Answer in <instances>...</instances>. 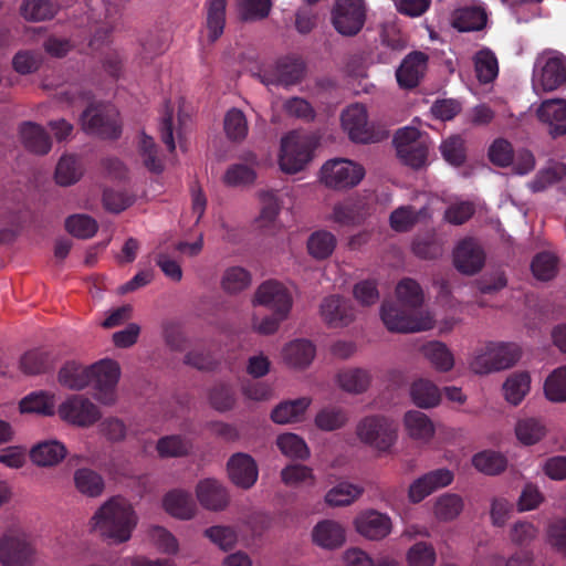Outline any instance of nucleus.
Instances as JSON below:
<instances>
[{
    "instance_id": "de8ad7c7",
    "label": "nucleus",
    "mask_w": 566,
    "mask_h": 566,
    "mask_svg": "<svg viewBox=\"0 0 566 566\" xmlns=\"http://www.w3.org/2000/svg\"><path fill=\"white\" fill-rule=\"evenodd\" d=\"M531 378L527 373H517L510 376L503 385L505 399L516 406L530 390Z\"/></svg>"
},
{
    "instance_id": "f257e3e1",
    "label": "nucleus",
    "mask_w": 566,
    "mask_h": 566,
    "mask_svg": "<svg viewBox=\"0 0 566 566\" xmlns=\"http://www.w3.org/2000/svg\"><path fill=\"white\" fill-rule=\"evenodd\" d=\"M119 376V365L112 359H103L88 367L67 361L59 371V381L72 390H81L91 385L94 398L105 406H111L117 398Z\"/></svg>"
},
{
    "instance_id": "a211bd4d",
    "label": "nucleus",
    "mask_w": 566,
    "mask_h": 566,
    "mask_svg": "<svg viewBox=\"0 0 566 566\" xmlns=\"http://www.w3.org/2000/svg\"><path fill=\"white\" fill-rule=\"evenodd\" d=\"M355 530L369 541H380L391 533V518L376 510L359 513L354 520Z\"/></svg>"
},
{
    "instance_id": "2f4dec72",
    "label": "nucleus",
    "mask_w": 566,
    "mask_h": 566,
    "mask_svg": "<svg viewBox=\"0 0 566 566\" xmlns=\"http://www.w3.org/2000/svg\"><path fill=\"white\" fill-rule=\"evenodd\" d=\"M336 245V237L327 230L314 231L306 242L308 254L317 261L328 259L335 251Z\"/></svg>"
},
{
    "instance_id": "ddd939ff",
    "label": "nucleus",
    "mask_w": 566,
    "mask_h": 566,
    "mask_svg": "<svg viewBox=\"0 0 566 566\" xmlns=\"http://www.w3.org/2000/svg\"><path fill=\"white\" fill-rule=\"evenodd\" d=\"M342 126L355 143L368 144L379 140L378 134L368 123L367 111L364 105L353 104L340 116Z\"/></svg>"
},
{
    "instance_id": "0e129e2a",
    "label": "nucleus",
    "mask_w": 566,
    "mask_h": 566,
    "mask_svg": "<svg viewBox=\"0 0 566 566\" xmlns=\"http://www.w3.org/2000/svg\"><path fill=\"white\" fill-rule=\"evenodd\" d=\"M41 64V53L31 50H21L17 52L12 59V66L14 71L22 75L36 72Z\"/></svg>"
},
{
    "instance_id": "052dcab7",
    "label": "nucleus",
    "mask_w": 566,
    "mask_h": 566,
    "mask_svg": "<svg viewBox=\"0 0 566 566\" xmlns=\"http://www.w3.org/2000/svg\"><path fill=\"white\" fill-rule=\"evenodd\" d=\"M347 422L345 410L338 407L323 408L315 417V424L324 431H334Z\"/></svg>"
},
{
    "instance_id": "412c9836",
    "label": "nucleus",
    "mask_w": 566,
    "mask_h": 566,
    "mask_svg": "<svg viewBox=\"0 0 566 566\" xmlns=\"http://www.w3.org/2000/svg\"><path fill=\"white\" fill-rule=\"evenodd\" d=\"M228 474L237 486L249 490L259 476L258 465L254 459L247 453H235L228 461Z\"/></svg>"
},
{
    "instance_id": "f8f14e48",
    "label": "nucleus",
    "mask_w": 566,
    "mask_h": 566,
    "mask_svg": "<svg viewBox=\"0 0 566 566\" xmlns=\"http://www.w3.org/2000/svg\"><path fill=\"white\" fill-rule=\"evenodd\" d=\"M60 417L74 426L87 428L96 423L102 413L96 405L83 395H72L59 406Z\"/></svg>"
},
{
    "instance_id": "39448f33",
    "label": "nucleus",
    "mask_w": 566,
    "mask_h": 566,
    "mask_svg": "<svg viewBox=\"0 0 566 566\" xmlns=\"http://www.w3.org/2000/svg\"><path fill=\"white\" fill-rule=\"evenodd\" d=\"M80 122L86 134L103 139H117L122 134L119 114L109 104L90 103L83 111Z\"/></svg>"
},
{
    "instance_id": "c03bdc74",
    "label": "nucleus",
    "mask_w": 566,
    "mask_h": 566,
    "mask_svg": "<svg viewBox=\"0 0 566 566\" xmlns=\"http://www.w3.org/2000/svg\"><path fill=\"white\" fill-rule=\"evenodd\" d=\"M474 67L478 80L481 83H491L499 73V64L495 54L489 50H480L474 56Z\"/></svg>"
},
{
    "instance_id": "864d4df0",
    "label": "nucleus",
    "mask_w": 566,
    "mask_h": 566,
    "mask_svg": "<svg viewBox=\"0 0 566 566\" xmlns=\"http://www.w3.org/2000/svg\"><path fill=\"white\" fill-rule=\"evenodd\" d=\"M251 283V274L244 268L231 266L222 276V289L230 294H235L247 289Z\"/></svg>"
},
{
    "instance_id": "1a4fd4ad",
    "label": "nucleus",
    "mask_w": 566,
    "mask_h": 566,
    "mask_svg": "<svg viewBox=\"0 0 566 566\" xmlns=\"http://www.w3.org/2000/svg\"><path fill=\"white\" fill-rule=\"evenodd\" d=\"M365 170L352 160L337 158L328 160L321 169V179L329 188L355 187L364 178Z\"/></svg>"
},
{
    "instance_id": "20e7f679",
    "label": "nucleus",
    "mask_w": 566,
    "mask_h": 566,
    "mask_svg": "<svg viewBox=\"0 0 566 566\" xmlns=\"http://www.w3.org/2000/svg\"><path fill=\"white\" fill-rule=\"evenodd\" d=\"M532 85L536 93L553 92L566 86V56L552 49L537 54L532 73Z\"/></svg>"
},
{
    "instance_id": "7ed1b4c3",
    "label": "nucleus",
    "mask_w": 566,
    "mask_h": 566,
    "mask_svg": "<svg viewBox=\"0 0 566 566\" xmlns=\"http://www.w3.org/2000/svg\"><path fill=\"white\" fill-rule=\"evenodd\" d=\"M94 528L114 543L127 542L137 524L133 506L122 497H112L93 516Z\"/></svg>"
},
{
    "instance_id": "5fc2aeb1",
    "label": "nucleus",
    "mask_w": 566,
    "mask_h": 566,
    "mask_svg": "<svg viewBox=\"0 0 566 566\" xmlns=\"http://www.w3.org/2000/svg\"><path fill=\"white\" fill-rule=\"evenodd\" d=\"M224 132L233 142L243 140L248 135V122L242 111L231 108L224 116Z\"/></svg>"
},
{
    "instance_id": "f704fd0d",
    "label": "nucleus",
    "mask_w": 566,
    "mask_h": 566,
    "mask_svg": "<svg viewBox=\"0 0 566 566\" xmlns=\"http://www.w3.org/2000/svg\"><path fill=\"white\" fill-rule=\"evenodd\" d=\"M206 7L208 38L214 42L223 33L227 0H207Z\"/></svg>"
},
{
    "instance_id": "8fccbe9b",
    "label": "nucleus",
    "mask_w": 566,
    "mask_h": 566,
    "mask_svg": "<svg viewBox=\"0 0 566 566\" xmlns=\"http://www.w3.org/2000/svg\"><path fill=\"white\" fill-rule=\"evenodd\" d=\"M21 412H36L44 416L54 413V397L46 392H32L20 402Z\"/></svg>"
},
{
    "instance_id": "6e6d98bb",
    "label": "nucleus",
    "mask_w": 566,
    "mask_h": 566,
    "mask_svg": "<svg viewBox=\"0 0 566 566\" xmlns=\"http://www.w3.org/2000/svg\"><path fill=\"white\" fill-rule=\"evenodd\" d=\"M276 444L281 452L289 457L304 460L308 458L310 450L305 441L294 433H284L277 437Z\"/></svg>"
},
{
    "instance_id": "72a5a7b5",
    "label": "nucleus",
    "mask_w": 566,
    "mask_h": 566,
    "mask_svg": "<svg viewBox=\"0 0 566 566\" xmlns=\"http://www.w3.org/2000/svg\"><path fill=\"white\" fill-rule=\"evenodd\" d=\"M74 484L80 493L90 497L99 496L105 488L101 474L87 468L77 469L74 472Z\"/></svg>"
},
{
    "instance_id": "bb28decb",
    "label": "nucleus",
    "mask_w": 566,
    "mask_h": 566,
    "mask_svg": "<svg viewBox=\"0 0 566 566\" xmlns=\"http://www.w3.org/2000/svg\"><path fill=\"white\" fill-rule=\"evenodd\" d=\"M163 505L167 513L180 520L191 518L196 511L191 494L181 490L168 492L164 496Z\"/></svg>"
},
{
    "instance_id": "e2e57ef3",
    "label": "nucleus",
    "mask_w": 566,
    "mask_h": 566,
    "mask_svg": "<svg viewBox=\"0 0 566 566\" xmlns=\"http://www.w3.org/2000/svg\"><path fill=\"white\" fill-rule=\"evenodd\" d=\"M437 554L433 546L426 542L413 544L407 553L409 566H433Z\"/></svg>"
},
{
    "instance_id": "f3484780",
    "label": "nucleus",
    "mask_w": 566,
    "mask_h": 566,
    "mask_svg": "<svg viewBox=\"0 0 566 566\" xmlns=\"http://www.w3.org/2000/svg\"><path fill=\"white\" fill-rule=\"evenodd\" d=\"M255 304L264 305L282 316H287L292 307V296L289 290L277 281H265L256 290Z\"/></svg>"
},
{
    "instance_id": "9b49d317",
    "label": "nucleus",
    "mask_w": 566,
    "mask_h": 566,
    "mask_svg": "<svg viewBox=\"0 0 566 566\" xmlns=\"http://www.w3.org/2000/svg\"><path fill=\"white\" fill-rule=\"evenodd\" d=\"M312 146L306 137L289 133L281 140L280 167L287 174L301 171L311 160Z\"/></svg>"
},
{
    "instance_id": "603ef678",
    "label": "nucleus",
    "mask_w": 566,
    "mask_h": 566,
    "mask_svg": "<svg viewBox=\"0 0 566 566\" xmlns=\"http://www.w3.org/2000/svg\"><path fill=\"white\" fill-rule=\"evenodd\" d=\"M544 392L551 401H566V366L557 368L547 377Z\"/></svg>"
},
{
    "instance_id": "cd10ccee",
    "label": "nucleus",
    "mask_w": 566,
    "mask_h": 566,
    "mask_svg": "<svg viewBox=\"0 0 566 566\" xmlns=\"http://www.w3.org/2000/svg\"><path fill=\"white\" fill-rule=\"evenodd\" d=\"M66 455L64 444L56 440L43 441L30 451V458L39 467H53Z\"/></svg>"
},
{
    "instance_id": "a878e982",
    "label": "nucleus",
    "mask_w": 566,
    "mask_h": 566,
    "mask_svg": "<svg viewBox=\"0 0 566 566\" xmlns=\"http://www.w3.org/2000/svg\"><path fill=\"white\" fill-rule=\"evenodd\" d=\"M315 346L306 339H295L283 349L284 361L297 369H304L311 365L315 357Z\"/></svg>"
},
{
    "instance_id": "a19ab883",
    "label": "nucleus",
    "mask_w": 566,
    "mask_h": 566,
    "mask_svg": "<svg viewBox=\"0 0 566 566\" xmlns=\"http://www.w3.org/2000/svg\"><path fill=\"white\" fill-rule=\"evenodd\" d=\"M363 491V488L356 484L339 482L327 492L325 501L331 506H346L357 500Z\"/></svg>"
},
{
    "instance_id": "09e8293b",
    "label": "nucleus",
    "mask_w": 566,
    "mask_h": 566,
    "mask_svg": "<svg viewBox=\"0 0 566 566\" xmlns=\"http://www.w3.org/2000/svg\"><path fill=\"white\" fill-rule=\"evenodd\" d=\"M203 535L220 549L228 552L238 543V531L230 525H213L205 530Z\"/></svg>"
},
{
    "instance_id": "49530a36",
    "label": "nucleus",
    "mask_w": 566,
    "mask_h": 566,
    "mask_svg": "<svg viewBox=\"0 0 566 566\" xmlns=\"http://www.w3.org/2000/svg\"><path fill=\"white\" fill-rule=\"evenodd\" d=\"M191 448V442L181 436L163 437L156 444V450L161 458L184 457L190 452Z\"/></svg>"
},
{
    "instance_id": "2eb2a0df",
    "label": "nucleus",
    "mask_w": 566,
    "mask_h": 566,
    "mask_svg": "<svg viewBox=\"0 0 566 566\" xmlns=\"http://www.w3.org/2000/svg\"><path fill=\"white\" fill-rule=\"evenodd\" d=\"M305 64L301 57L284 56L271 70H264L261 81L265 85H294L303 78Z\"/></svg>"
},
{
    "instance_id": "b1692460",
    "label": "nucleus",
    "mask_w": 566,
    "mask_h": 566,
    "mask_svg": "<svg viewBox=\"0 0 566 566\" xmlns=\"http://www.w3.org/2000/svg\"><path fill=\"white\" fill-rule=\"evenodd\" d=\"M197 497L200 504L211 511H221L229 503L224 486L214 479H206L197 485Z\"/></svg>"
},
{
    "instance_id": "9d476101",
    "label": "nucleus",
    "mask_w": 566,
    "mask_h": 566,
    "mask_svg": "<svg viewBox=\"0 0 566 566\" xmlns=\"http://www.w3.org/2000/svg\"><path fill=\"white\" fill-rule=\"evenodd\" d=\"M366 10L363 0H336L332 11L335 30L345 36L356 35L364 27Z\"/></svg>"
},
{
    "instance_id": "bf43d9fd",
    "label": "nucleus",
    "mask_w": 566,
    "mask_h": 566,
    "mask_svg": "<svg viewBox=\"0 0 566 566\" xmlns=\"http://www.w3.org/2000/svg\"><path fill=\"white\" fill-rule=\"evenodd\" d=\"M557 258L551 252H541L532 261L531 269L534 276L541 281H549L557 273Z\"/></svg>"
},
{
    "instance_id": "5701e85b",
    "label": "nucleus",
    "mask_w": 566,
    "mask_h": 566,
    "mask_svg": "<svg viewBox=\"0 0 566 566\" xmlns=\"http://www.w3.org/2000/svg\"><path fill=\"white\" fill-rule=\"evenodd\" d=\"M541 122L549 127L553 138L566 135V101L553 98L542 102L537 109Z\"/></svg>"
},
{
    "instance_id": "4c0bfd02",
    "label": "nucleus",
    "mask_w": 566,
    "mask_h": 566,
    "mask_svg": "<svg viewBox=\"0 0 566 566\" xmlns=\"http://www.w3.org/2000/svg\"><path fill=\"white\" fill-rule=\"evenodd\" d=\"M410 394L413 402L420 408L436 407L441 399L439 388L427 379H418L413 381Z\"/></svg>"
},
{
    "instance_id": "f03ea898",
    "label": "nucleus",
    "mask_w": 566,
    "mask_h": 566,
    "mask_svg": "<svg viewBox=\"0 0 566 566\" xmlns=\"http://www.w3.org/2000/svg\"><path fill=\"white\" fill-rule=\"evenodd\" d=\"M400 305L384 301L381 304V319L388 331L397 333H413L427 331L432 327L429 315H417L423 303V293L420 285L412 279H402L396 287Z\"/></svg>"
},
{
    "instance_id": "473e14b6",
    "label": "nucleus",
    "mask_w": 566,
    "mask_h": 566,
    "mask_svg": "<svg viewBox=\"0 0 566 566\" xmlns=\"http://www.w3.org/2000/svg\"><path fill=\"white\" fill-rule=\"evenodd\" d=\"M84 168L75 155H64L55 168V180L60 186H71L77 182L83 176Z\"/></svg>"
},
{
    "instance_id": "774afa93",
    "label": "nucleus",
    "mask_w": 566,
    "mask_h": 566,
    "mask_svg": "<svg viewBox=\"0 0 566 566\" xmlns=\"http://www.w3.org/2000/svg\"><path fill=\"white\" fill-rule=\"evenodd\" d=\"M440 150L444 160L453 166L459 167L465 161L464 140L458 135L443 140Z\"/></svg>"
},
{
    "instance_id": "0eeeda50",
    "label": "nucleus",
    "mask_w": 566,
    "mask_h": 566,
    "mask_svg": "<svg viewBox=\"0 0 566 566\" xmlns=\"http://www.w3.org/2000/svg\"><path fill=\"white\" fill-rule=\"evenodd\" d=\"M521 357V349L513 343H489L471 361L476 374H489L512 367Z\"/></svg>"
},
{
    "instance_id": "338daca9",
    "label": "nucleus",
    "mask_w": 566,
    "mask_h": 566,
    "mask_svg": "<svg viewBox=\"0 0 566 566\" xmlns=\"http://www.w3.org/2000/svg\"><path fill=\"white\" fill-rule=\"evenodd\" d=\"M463 509L462 499L457 494H444L438 499L434 513L438 518L451 521L455 518Z\"/></svg>"
},
{
    "instance_id": "4468645a",
    "label": "nucleus",
    "mask_w": 566,
    "mask_h": 566,
    "mask_svg": "<svg viewBox=\"0 0 566 566\" xmlns=\"http://www.w3.org/2000/svg\"><path fill=\"white\" fill-rule=\"evenodd\" d=\"M0 562L3 566H32L35 548L25 535H4L0 539Z\"/></svg>"
},
{
    "instance_id": "c85d7f7f",
    "label": "nucleus",
    "mask_w": 566,
    "mask_h": 566,
    "mask_svg": "<svg viewBox=\"0 0 566 566\" xmlns=\"http://www.w3.org/2000/svg\"><path fill=\"white\" fill-rule=\"evenodd\" d=\"M313 541L324 548H337L345 542V531L334 521H322L313 530Z\"/></svg>"
},
{
    "instance_id": "423d86ee",
    "label": "nucleus",
    "mask_w": 566,
    "mask_h": 566,
    "mask_svg": "<svg viewBox=\"0 0 566 566\" xmlns=\"http://www.w3.org/2000/svg\"><path fill=\"white\" fill-rule=\"evenodd\" d=\"M399 159L413 169H421L428 163L430 139L415 127L399 128L394 136Z\"/></svg>"
},
{
    "instance_id": "393cba45",
    "label": "nucleus",
    "mask_w": 566,
    "mask_h": 566,
    "mask_svg": "<svg viewBox=\"0 0 566 566\" xmlns=\"http://www.w3.org/2000/svg\"><path fill=\"white\" fill-rule=\"evenodd\" d=\"M20 135L24 147L29 151L45 155L51 150V138L41 125L25 122L20 127Z\"/></svg>"
},
{
    "instance_id": "c9c22d12",
    "label": "nucleus",
    "mask_w": 566,
    "mask_h": 566,
    "mask_svg": "<svg viewBox=\"0 0 566 566\" xmlns=\"http://www.w3.org/2000/svg\"><path fill=\"white\" fill-rule=\"evenodd\" d=\"M420 350L437 370L448 371L454 365L453 355L441 342H428L421 346Z\"/></svg>"
},
{
    "instance_id": "680f3d73",
    "label": "nucleus",
    "mask_w": 566,
    "mask_h": 566,
    "mask_svg": "<svg viewBox=\"0 0 566 566\" xmlns=\"http://www.w3.org/2000/svg\"><path fill=\"white\" fill-rule=\"evenodd\" d=\"M139 153L143 158V163L145 167L155 174H159L164 169L163 161L157 156V146L154 142V139L146 135L142 134L140 140H139Z\"/></svg>"
},
{
    "instance_id": "e433bc0d",
    "label": "nucleus",
    "mask_w": 566,
    "mask_h": 566,
    "mask_svg": "<svg viewBox=\"0 0 566 566\" xmlns=\"http://www.w3.org/2000/svg\"><path fill=\"white\" fill-rule=\"evenodd\" d=\"M311 403L308 398H298L277 405L271 413V419L276 423L297 421Z\"/></svg>"
},
{
    "instance_id": "aec40b11",
    "label": "nucleus",
    "mask_w": 566,
    "mask_h": 566,
    "mask_svg": "<svg viewBox=\"0 0 566 566\" xmlns=\"http://www.w3.org/2000/svg\"><path fill=\"white\" fill-rule=\"evenodd\" d=\"M453 473L449 469H437L417 479L409 486V499L419 503L438 489L448 486L453 481Z\"/></svg>"
},
{
    "instance_id": "dca6fc26",
    "label": "nucleus",
    "mask_w": 566,
    "mask_h": 566,
    "mask_svg": "<svg viewBox=\"0 0 566 566\" xmlns=\"http://www.w3.org/2000/svg\"><path fill=\"white\" fill-rule=\"evenodd\" d=\"M485 258L484 249L474 238H464L453 251L454 266L467 275L480 272L484 266Z\"/></svg>"
},
{
    "instance_id": "37998d69",
    "label": "nucleus",
    "mask_w": 566,
    "mask_h": 566,
    "mask_svg": "<svg viewBox=\"0 0 566 566\" xmlns=\"http://www.w3.org/2000/svg\"><path fill=\"white\" fill-rule=\"evenodd\" d=\"M405 426L408 433L415 439L428 440L434 432L431 420L418 410H411L405 415Z\"/></svg>"
},
{
    "instance_id": "6ab92c4d",
    "label": "nucleus",
    "mask_w": 566,
    "mask_h": 566,
    "mask_svg": "<svg viewBox=\"0 0 566 566\" xmlns=\"http://www.w3.org/2000/svg\"><path fill=\"white\" fill-rule=\"evenodd\" d=\"M428 67V55L420 51L409 53L396 71L397 82L406 90L419 85Z\"/></svg>"
},
{
    "instance_id": "58836bf2",
    "label": "nucleus",
    "mask_w": 566,
    "mask_h": 566,
    "mask_svg": "<svg viewBox=\"0 0 566 566\" xmlns=\"http://www.w3.org/2000/svg\"><path fill=\"white\" fill-rule=\"evenodd\" d=\"M53 366L52 355L43 349L27 352L20 359V368L27 375H39Z\"/></svg>"
},
{
    "instance_id": "7c9ffc66",
    "label": "nucleus",
    "mask_w": 566,
    "mask_h": 566,
    "mask_svg": "<svg viewBox=\"0 0 566 566\" xmlns=\"http://www.w3.org/2000/svg\"><path fill=\"white\" fill-rule=\"evenodd\" d=\"M427 217H429L427 207L417 210L412 206H401L390 213L389 222L395 231L408 232L417 222Z\"/></svg>"
},
{
    "instance_id": "4be33fe9",
    "label": "nucleus",
    "mask_w": 566,
    "mask_h": 566,
    "mask_svg": "<svg viewBox=\"0 0 566 566\" xmlns=\"http://www.w3.org/2000/svg\"><path fill=\"white\" fill-rule=\"evenodd\" d=\"M321 315L324 322L331 327H343L354 319V308L349 301L339 295H331L321 304Z\"/></svg>"
},
{
    "instance_id": "a18cd8bd",
    "label": "nucleus",
    "mask_w": 566,
    "mask_h": 566,
    "mask_svg": "<svg viewBox=\"0 0 566 566\" xmlns=\"http://www.w3.org/2000/svg\"><path fill=\"white\" fill-rule=\"evenodd\" d=\"M472 463L480 472L488 475H496L505 470L507 461L503 454L486 450L475 454Z\"/></svg>"
},
{
    "instance_id": "6e6552de",
    "label": "nucleus",
    "mask_w": 566,
    "mask_h": 566,
    "mask_svg": "<svg viewBox=\"0 0 566 566\" xmlns=\"http://www.w3.org/2000/svg\"><path fill=\"white\" fill-rule=\"evenodd\" d=\"M358 438L379 451H387L397 438V429L392 421L382 416L364 418L357 426Z\"/></svg>"
},
{
    "instance_id": "69168bd1",
    "label": "nucleus",
    "mask_w": 566,
    "mask_h": 566,
    "mask_svg": "<svg viewBox=\"0 0 566 566\" xmlns=\"http://www.w3.org/2000/svg\"><path fill=\"white\" fill-rule=\"evenodd\" d=\"M209 401L218 411L230 410L235 402L232 387L223 382L216 384L209 391Z\"/></svg>"
},
{
    "instance_id": "ea45409f",
    "label": "nucleus",
    "mask_w": 566,
    "mask_h": 566,
    "mask_svg": "<svg viewBox=\"0 0 566 566\" xmlns=\"http://www.w3.org/2000/svg\"><path fill=\"white\" fill-rule=\"evenodd\" d=\"M57 12V6L51 0H25L20 8L21 15L33 22L52 19Z\"/></svg>"
},
{
    "instance_id": "3c124183",
    "label": "nucleus",
    "mask_w": 566,
    "mask_h": 566,
    "mask_svg": "<svg viewBox=\"0 0 566 566\" xmlns=\"http://www.w3.org/2000/svg\"><path fill=\"white\" fill-rule=\"evenodd\" d=\"M65 229L75 238L88 239L97 232L98 226L87 214H73L65 220Z\"/></svg>"
},
{
    "instance_id": "4d7b16f0",
    "label": "nucleus",
    "mask_w": 566,
    "mask_h": 566,
    "mask_svg": "<svg viewBox=\"0 0 566 566\" xmlns=\"http://www.w3.org/2000/svg\"><path fill=\"white\" fill-rule=\"evenodd\" d=\"M545 427L534 418L520 420L515 427L517 439L525 446L538 442L545 436Z\"/></svg>"
},
{
    "instance_id": "13d9d810",
    "label": "nucleus",
    "mask_w": 566,
    "mask_h": 566,
    "mask_svg": "<svg viewBox=\"0 0 566 566\" xmlns=\"http://www.w3.org/2000/svg\"><path fill=\"white\" fill-rule=\"evenodd\" d=\"M411 248L415 255L426 260L436 259L442 253L441 244L433 232L416 237Z\"/></svg>"
},
{
    "instance_id": "c756f323",
    "label": "nucleus",
    "mask_w": 566,
    "mask_h": 566,
    "mask_svg": "<svg viewBox=\"0 0 566 566\" xmlns=\"http://www.w3.org/2000/svg\"><path fill=\"white\" fill-rule=\"evenodd\" d=\"M486 13L478 7H464L453 14L452 25L461 32L479 31L486 24Z\"/></svg>"
},
{
    "instance_id": "79ce46f5",
    "label": "nucleus",
    "mask_w": 566,
    "mask_h": 566,
    "mask_svg": "<svg viewBox=\"0 0 566 566\" xmlns=\"http://www.w3.org/2000/svg\"><path fill=\"white\" fill-rule=\"evenodd\" d=\"M337 378L339 386L353 394H360L367 390L371 379L369 373L361 368L342 370Z\"/></svg>"
}]
</instances>
